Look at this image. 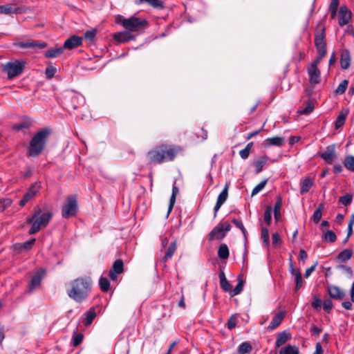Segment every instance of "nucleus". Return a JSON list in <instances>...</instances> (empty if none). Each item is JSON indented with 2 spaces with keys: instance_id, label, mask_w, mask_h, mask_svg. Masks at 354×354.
Segmentation results:
<instances>
[{
  "instance_id": "1",
  "label": "nucleus",
  "mask_w": 354,
  "mask_h": 354,
  "mask_svg": "<svg viewBox=\"0 0 354 354\" xmlns=\"http://www.w3.org/2000/svg\"><path fill=\"white\" fill-rule=\"evenodd\" d=\"M180 151V148L176 145L162 144L150 150L147 157L149 163L161 164L174 160Z\"/></svg>"
},
{
  "instance_id": "2",
  "label": "nucleus",
  "mask_w": 354,
  "mask_h": 354,
  "mask_svg": "<svg viewBox=\"0 0 354 354\" xmlns=\"http://www.w3.org/2000/svg\"><path fill=\"white\" fill-rule=\"evenodd\" d=\"M92 281L90 277H80L71 281L67 290L70 298L80 303L85 300L91 290Z\"/></svg>"
},
{
  "instance_id": "3",
  "label": "nucleus",
  "mask_w": 354,
  "mask_h": 354,
  "mask_svg": "<svg viewBox=\"0 0 354 354\" xmlns=\"http://www.w3.org/2000/svg\"><path fill=\"white\" fill-rule=\"evenodd\" d=\"M115 21L116 24L122 26L125 30L130 32L142 31L149 26L146 19L135 16L125 18L122 15H117Z\"/></svg>"
},
{
  "instance_id": "4",
  "label": "nucleus",
  "mask_w": 354,
  "mask_h": 354,
  "mask_svg": "<svg viewBox=\"0 0 354 354\" xmlns=\"http://www.w3.org/2000/svg\"><path fill=\"white\" fill-rule=\"evenodd\" d=\"M50 133V131L49 129H43L33 136L28 147V154L30 156L35 157L42 152Z\"/></svg>"
},
{
  "instance_id": "5",
  "label": "nucleus",
  "mask_w": 354,
  "mask_h": 354,
  "mask_svg": "<svg viewBox=\"0 0 354 354\" xmlns=\"http://www.w3.org/2000/svg\"><path fill=\"white\" fill-rule=\"evenodd\" d=\"M26 64V62L19 59L8 62L3 65L2 71L7 74L8 78L11 80L23 73Z\"/></svg>"
},
{
  "instance_id": "6",
  "label": "nucleus",
  "mask_w": 354,
  "mask_h": 354,
  "mask_svg": "<svg viewBox=\"0 0 354 354\" xmlns=\"http://www.w3.org/2000/svg\"><path fill=\"white\" fill-rule=\"evenodd\" d=\"M53 214L50 212H43L40 209L39 213L35 216L33 225L28 231L29 234H34L39 232L41 229L47 226L50 221Z\"/></svg>"
},
{
  "instance_id": "7",
  "label": "nucleus",
  "mask_w": 354,
  "mask_h": 354,
  "mask_svg": "<svg viewBox=\"0 0 354 354\" xmlns=\"http://www.w3.org/2000/svg\"><path fill=\"white\" fill-rule=\"evenodd\" d=\"M77 208V198L75 196H69L67 198L66 203L62 207V216L68 218L75 215Z\"/></svg>"
},
{
  "instance_id": "8",
  "label": "nucleus",
  "mask_w": 354,
  "mask_h": 354,
  "mask_svg": "<svg viewBox=\"0 0 354 354\" xmlns=\"http://www.w3.org/2000/svg\"><path fill=\"white\" fill-rule=\"evenodd\" d=\"M231 229V225L229 223L225 222L219 223L216 225L209 233V239H222L226 233Z\"/></svg>"
},
{
  "instance_id": "9",
  "label": "nucleus",
  "mask_w": 354,
  "mask_h": 354,
  "mask_svg": "<svg viewBox=\"0 0 354 354\" xmlns=\"http://www.w3.org/2000/svg\"><path fill=\"white\" fill-rule=\"evenodd\" d=\"M40 188L41 185L39 183H35L34 184H32L29 187L27 192L24 194L22 199L19 201V205L24 207L26 205L27 203L32 200L39 193Z\"/></svg>"
},
{
  "instance_id": "10",
  "label": "nucleus",
  "mask_w": 354,
  "mask_h": 354,
  "mask_svg": "<svg viewBox=\"0 0 354 354\" xmlns=\"http://www.w3.org/2000/svg\"><path fill=\"white\" fill-rule=\"evenodd\" d=\"M13 46L21 48H44L46 46V44L38 41L28 40L26 41L14 42Z\"/></svg>"
},
{
  "instance_id": "11",
  "label": "nucleus",
  "mask_w": 354,
  "mask_h": 354,
  "mask_svg": "<svg viewBox=\"0 0 354 354\" xmlns=\"http://www.w3.org/2000/svg\"><path fill=\"white\" fill-rule=\"evenodd\" d=\"M325 30L323 28L321 32H318L315 36V44L317 51L326 52V42L325 40Z\"/></svg>"
},
{
  "instance_id": "12",
  "label": "nucleus",
  "mask_w": 354,
  "mask_h": 354,
  "mask_svg": "<svg viewBox=\"0 0 354 354\" xmlns=\"http://www.w3.org/2000/svg\"><path fill=\"white\" fill-rule=\"evenodd\" d=\"M27 8L24 6L18 7L15 4H6L0 6V13L5 15H10L13 13H24Z\"/></svg>"
},
{
  "instance_id": "13",
  "label": "nucleus",
  "mask_w": 354,
  "mask_h": 354,
  "mask_svg": "<svg viewBox=\"0 0 354 354\" xmlns=\"http://www.w3.org/2000/svg\"><path fill=\"white\" fill-rule=\"evenodd\" d=\"M45 274V271L43 269L37 270L31 279L30 283L28 286L30 292L39 287L41 281Z\"/></svg>"
},
{
  "instance_id": "14",
  "label": "nucleus",
  "mask_w": 354,
  "mask_h": 354,
  "mask_svg": "<svg viewBox=\"0 0 354 354\" xmlns=\"http://www.w3.org/2000/svg\"><path fill=\"white\" fill-rule=\"evenodd\" d=\"M351 12L347 8L346 6H341L339 11V25L343 26L347 24L351 18Z\"/></svg>"
},
{
  "instance_id": "15",
  "label": "nucleus",
  "mask_w": 354,
  "mask_h": 354,
  "mask_svg": "<svg viewBox=\"0 0 354 354\" xmlns=\"http://www.w3.org/2000/svg\"><path fill=\"white\" fill-rule=\"evenodd\" d=\"M123 261L121 259L116 260L111 269L109 270V277L111 280L115 281L117 279V275L123 272Z\"/></svg>"
},
{
  "instance_id": "16",
  "label": "nucleus",
  "mask_w": 354,
  "mask_h": 354,
  "mask_svg": "<svg viewBox=\"0 0 354 354\" xmlns=\"http://www.w3.org/2000/svg\"><path fill=\"white\" fill-rule=\"evenodd\" d=\"M321 157L326 162L331 164L336 158L335 145L328 146L326 150L321 154Z\"/></svg>"
},
{
  "instance_id": "17",
  "label": "nucleus",
  "mask_w": 354,
  "mask_h": 354,
  "mask_svg": "<svg viewBox=\"0 0 354 354\" xmlns=\"http://www.w3.org/2000/svg\"><path fill=\"white\" fill-rule=\"evenodd\" d=\"M228 188L229 185L228 184H226L225 185L224 189L223 191L219 194L216 203L214 207V216H216L217 212L219 210L221 207L223 205V204L226 201L228 196Z\"/></svg>"
},
{
  "instance_id": "18",
  "label": "nucleus",
  "mask_w": 354,
  "mask_h": 354,
  "mask_svg": "<svg viewBox=\"0 0 354 354\" xmlns=\"http://www.w3.org/2000/svg\"><path fill=\"white\" fill-rule=\"evenodd\" d=\"M310 82L311 84H317L320 81V71L315 64H310L308 68Z\"/></svg>"
},
{
  "instance_id": "19",
  "label": "nucleus",
  "mask_w": 354,
  "mask_h": 354,
  "mask_svg": "<svg viewBox=\"0 0 354 354\" xmlns=\"http://www.w3.org/2000/svg\"><path fill=\"white\" fill-rule=\"evenodd\" d=\"M135 37L128 30L116 32L113 35V39L120 43H125L134 39Z\"/></svg>"
},
{
  "instance_id": "20",
  "label": "nucleus",
  "mask_w": 354,
  "mask_h": 354,
  "mask_svg": "<svg viewBox=\"0 0 354 354\" xmlns=\"http://www.w3.org/2000/svg\"><path fill=\"white\" fill-rule=\"evenodd\" d=\"M82 37L74 35L65 41L63 48L67 49H73L80 46L82 44Z\"/></svg>"
},
{
  "instance_id": "21",
  "label": "nucleus",
  "mask_w": 354,
  "mask_h": 354,
  "mask_svg": "<svg viewBox=\"0 0 354 354\" xmlns=\"http://www.w3.org/2000/svg\"><path fill=\"white\" fill-rule=\"evenodd\" d=\"M284 144V138L280 136H275L268 138L263 142V146L265 147H270L271 146H282Z\"/></svg>"
},
{
  "instance_id": "22",
  "label": "nucleus",
  "mask_w": 354,
  "mask_h": 354,
  "mask_svg": "<svg viewBox=\"0 0 354 354\" xmlns=\"http://www.w3.org/2000/svg\"><path fill=\"white\" fill-rule=\"evenodd\" d=\"M285 317V313L284 312H279L273 317L272 319V321L270 324V325L268 326V330H272L277 327H278L283 319Z\"/></svg>"
},
{
  "instance_id": "23",
  "label": "nucleus",
  "mask_w": 354,
  "mask_h": 354,
  "mask_svg": "<svg viewBox=\"0 0 354 354\" xmlns=\"http://www.w3.org/2000/svg\"><path fill=\"white\" fill-rule=\"evenodd\" d=\"M328 292L330 297L338 300L342 299L345 296L344 292L335 286H329Z\"/></svg>"
},
{
  "instance_id": "24",
  "label": "nucleus",
  "mask_w": 354,
  "mask_h": 354,
  "mask_svg": "<svg viewBox=\"0 0 354 354\" xmlns=\"http://www.w3.org/2000/svg\"><path fill=\"white\" fill-rule=\"evenodd\" d=\"M177 249V243L176 241L171 242L168 248L167 249V251L165 252V254L160 259V261L165 263L169 259H170Z\"/></svg>"
},
{
  "instance_id": "25",
  "label": "nucleus",
  "mask_w": 354,
  "mask_h": 354,
  "mask_svg": "<svg viewBox=\"0 0 354 354\" xmlns=\"http://www.w3.org/2000/svg\"><path fill=\"white\" fill-rule=\"evenodd\" d=\"M291 339V335L286 331H283L277 335L275 345L276 347L279 348L282 345L285 344L289 339Z\"/></svg>"
},
{
  "instance_id": "26",
  "label": "nucleus",
  "mask_w": 354,
  "mask_h": 354,
  "mask_svg": "<svg viewBox=\"0 0 354 354\" xmlns=\"http://www.w3.org/2000/svg\"><path fill=\"white\" fill-rule=\"evenodd\" d=\"M348 113L349 111L347 109L341 111L335 121V129H337L344 124L346 118Z\"/></svg>"
},
{
  "instance_id": "27",
  "label": "nucleus",
  "mask_w": 354,
  "mask_h": 354,
  "mask_svg": "<svg viewBox=\"0 0 354 354\" xmlns=\"http://www.w3.org/2000/svg\"><path fill=\"white\" fill-rule=\"evenodd\" d=\"M35 239H31L30 240L26 241L24 243H17L14 245V248L16 250L21 251L23 250H28L32 248V245H34L35 242Z\"/></svg>"
},
{
  "instance_id": "28",
  "label": "nucleus",
  "mask_w": 354,
  "mask_h": 354,
  "mask_svg": "<svg viewBox=\"0 0 354 354\" xmlns=\"http://www.w3.org/2000/svg\"><path fill=\"white\" fill-rule=\"evenodd\" d=\"M220 285L223 290L228 292L230 294L232 290V286L227 280L224 272H221L219 274Z\"/></svg>"
},
{
  "instance_id": "29",
  "label": "nucleus",
  "mask_w": 354,
  "mask_h": 354,
  "mask_svg": "<svg viewBox=\"0 0 354 354\" xmlns=\"http://www.w3.org/2000/svg\"><path fill=\"white\" fill-rule=\"evenodd\" d=\"M351 58L348 50H345L342 53L340 58L341 67L343 69H347L350 66Z\"/></svg>"
},
{
  "instance_id": "30",
  "label": "nucleus",
  "mask_w": 354,
  "mask_h": 354,
  "mask_svg": "<svg viewBox=\"0 0 354 354\" xmlns=\"http://www.w3.org/2000/svg\"><path fill=\"white\" fill-rule=\"evenodd\" d=\"M299 348L295 345L288 344L280 348L279 354H299Z\"/></svg>"
},
{
  "instance_id": "31",
  "label": "nucleus",
  "mask_w": 354,
  "mask_h": 354,
  "mask_svg": "<svg viewBox=\"0 0 354 354\" xmlns=\"http://www.w3.org/2000/svg\"><path fill=\"white\" fill-rule=\"evenodd\" d=\"M268 160V158L267 156H261L254 162V165L255 167V171L257 174H259L262 171L263 167L267 162Z\"/></svg>"
},
{
  "instance_id": "32",
  "label": "nucleus",
  "mask_w": 354,
  "mask_h": 354,
  "mask_svg": "<svg viewBox=\"0 0 354 354\" xmlns=\"http://www.w3.org/2000/svg\"><path fill=\"white\" fill-rule=\"evenodd\" d=\"M352 255L353 252L351 250L345 249L338 254L337 259L341 262H346L352 257Z\"/></svg>"
},
{
  "instance_id": "33",
  "label": "nucleus",
  "mask_w": 354,
  "mask_h": 354,
  "mask_svg": "<svg viewBox=\"0 0 354 354\" xmlns=\"http://www.w3.org/2000/svg\"><path fill=\"white\" fill-rule=\"evenodd\" d=\"M322 239L326 242L333 243L336 241L337 236L333 231L326 230L323 232Z\"/></svg>"
},
{
  "instance_id": "34",
  "label": "nucleus",
  "mask_w": 354,
  "mask_h": 354,
  "mask_svg": "<svg viewBox=\"0 0 354 354\" xmlns=\"http://www.w3.org/2000/svg\"><path fill=\"white\" fill-rule=\"evenodd\" d=\"M63 47L49 49L46 51L45 56L48 58H54L59 56L63 53Z\"/></svg>"
},
{
  "instance_id": "35",
  "label": "nucleus",
  "mask_w": 354,
  "mask_h": 354,
  "mask_svg": "<svg viewBox=\"0 0 354 354\" xmlns=\"http://www.w3.org/2000/svg\"><path fill=\"white\" fill-rule=\"evenodd\" d=\"M138 4L142 3H147L154 8H162L163 3L160 0H138L136 2Z\"/></svg>"
},
{
  "instance_id": "36",
  "label": "nucleus",
  "mask_w": 354,
  "mask_h": 354,
  "mask_svg": "<svg viewBox=\"0 0 354 354\" xmlns=\"http://www.w3.org/2000/svg\"><path fill=\"white\" fill-rule=\"evenodd\" d=\"M313 181L310 178H305L301 183V193H306L309 191L310 187L313 186Z\"/></svg>"
},
{
  "instance_id": "37",
  "label": "nucleus",
  "mask_w": 354,
  "mask_h": 354,
  "mask_svg": "<svg viewBox=\"0 0 354 354\" xmlns=\"http://www.w3.org/2000/svg\"><path fill=\"white\" fill-rule=\"evenodd\" d=\"M229 249L227 245L221 244L218 250V256L220 259H226L229 257Z\"/></svg>"
},
{
  "instance_id": "38",
  "label": "nucleus",
  "mask_w": 354,
  "mask_h": 354,
  "mask_svg": "<svg viewBox=\"0 0 354 354\" xmlns=\"http://www.w3.org/2000/svg\"><path fill=\"white\" fill-rule=\"evenodd\" d=\"M324 205L320 204L314 212L312 218L315 223H318L320 221L322 216V210L324 209Z\"/></svg>"
},
{
  "instance_id": "39",
  "label": "nucleus",
  "mask_w": 354,
  "mask_h": 354,
  "mask_svg": "<svg viewBox=\"0 0 354 354\" xmlns=\"http://www.w3.org/2000/svg\"><path fill=\"white\" fill-rule=\"evenodd\" d=\"M344 166L345 167L351 171H354V156L349 155L346 156L344 160Z\"/></svg>"
},
{
  "instance_id": "40",
  "label": "nucleus",
  "mask_w": 354,
  "mask_h": 354,
  "mask_svg": "<svg viewBox=\"0 0 354 354\" xmlns=\"http://www.w3.org/2000/svg\"><path fill=\"white\" fill-rule=\"evenodd\" d=\"M252 351V346L248 342H243L241 343L239 348L238 351L240 354H246L250 353Z\"/></svg>"
},
{
  "instance_id": "41",
  "label": "nucleus",
  "mask_w": 354,
  "mask_h": 354,
  "mask_svg": "<svg viewBox=\"0 0 354 354\" xmlns=\"http://www.w3.org/2000/svg\"><path fill=\"white\" fill-rule=\"evenodd\" d=\"M281 204H282L281 198V197H278L277 201L274 207V218L277 221H279V219L280 218V216H281L280 209L281 207Z\"/></svg>"
},
{
  "instance_id": "42",
  "label": "nucleus",
  "mask_w": 354,
  "mask_h": 354,
  "mask_svg": "<svg viewBox=\"0 0 354 354\" xmlns=\"http://www.w3.org/2000/svg\"><path fill=\"white\" fill-rule=\"evenodd\" d=\"M100 288L103 292H108L110 289V283L105 277H100L99 280Z\"/></svg>"
},
{
  "instance_id": "43",
  "label": "nucleus",
  "mask_w": 354,
  "mask_h": 354,
  "mask_svg": "<svg viewBox=\"0 0 354 354\" xmlns=\"http://www.w3.org/2000/svg\"><path fill=\"white\" fill-rule=\"evenodd\" d=\"M252 146H253V143L250 142L247 145V146L243 149H242L239 151V155L243 159H246L248 158Z\"/></svg>"
},
{
  "instance_id": "44",
  "label": "nucleus",
  "mask_w": 354,
  "mask_h": 354,
  "mask_svg": "<svg viewBox=\"0 0 354 354\" xmlns=\"http://www.w3.org/2000/svg\"><path fill=\"white\" fill-rule=\"evenodd\" d=\"M315 108L314 103L311 100H308L306 106L298 111V112L301 115H307L311 113Z\"/></svg>"
},
{
  "instance_id": "45",
  "label": "nucleus",
  "mask_w": 354,
  "mask_h": 354,
  "mask_svg": "<svg viewBox=\"0 0 354 354\" xmlns=\"http://www.w3.org/2000/svg\"><path fill=\"white\" fill-rule=\"evenodd\" d=\"M261 238L266 246L269 245L270 236L269 232L267 227H263L261 230Z\"/></svg>"
},
{
  "instance_id": "46",
  "label": "nucleus",
  "mask_w": 354,
  "mask_h": 354,
  "mask_svg": "<svg viewBox=\"0 0 354 354\" xmlns=\"http://www.w3.org/2000/svg\"><path fill=\"white\" fill-rule=\"evenodd\" d=\"M348 84V82L346 80L342 81V82L339 84L338 87L336 88L335 91V93L337 95H341L344 93L346 90Z\"/></svg>"
},
{
  "instance_id": "47",
  "label": "nucleus",
  "mask_w": 354,
  "mask_h": 354,
  "mask_svg": "<svg viewBox=\"0 0 354 354\" xmlns=\"http://www.w3.org/2000/svg\"><path fill=\"white\" fill-rule=\"evenodd\" d=\"M243 282L242 280H239L238 284L234 289H232L230 292V295L232 297L239 295L243 290Z\"/></svg>"
},
{
  "instance_id": "48",
  "label": "nucleus",
  "mask_w": 354,
  "mask_h": 354,
  "mask_svg": "<svg viewBox=\"0 0 354 354\" xmlns=\"http://www.w3.org/2000/svg\"><path fill=\"white\" fill-rule=\"evenodd\" d=\"M336 268L339 270H341V271L346 273L348 274V277H350V278L352 277L353 271L350 267L343 265V264H340V265L337 266Z\"/></svg>"
},
{
  "instance_id": "49",
  "label": "nucleus",
  "mask_w": 354,
  "mask_h": 354,
  "mask_svg": "<svg viewBox=\"0 0 354 354\" xmlns=\"http://www.w3.org/2000/svg\"><path fill=\"white\" fill-rule=\"evenodd\" d=\"M267 183V180H264L259 183L253 189L252 192V196H254L257 194L259 192H261L266 186Z\"/></svg>"
},
{
  "instance_id": "50",
  "label": "nucleus",
  "mask_w": 354,
  "mask_h": 354,
  "mask_svg": "<svg viewBox=\"0 0 354 354\" xmlns=\"http://www.w3.org/2000/svg\"><path fill=\"white\" fill-rule=\"evenodd\" d=\"M96 314L94 310H89L86 313V317L85 318V324L86 325H90L94 318L95 317Z\"/></svg>"
},
{
  "instance_id": "51",
  "label": "nucleus",
  "mask_w": 354,
  "mask_h": 354,
  "mask_svg": "<svg viewBox=\"0 0 354 354\" xmlns=\"http://www.w3.org/2000/svg\"><path fill=\"white\" fill-rule=\"evenodd\" d=\"M264 221L269 225L272 218V207L268 206L264 212Z\"/></svg>"
},
{
  "instance_id": "52",
  "label": "nucleus",
  "mask_w": 354,
  "mask_h": 354,
  "mask_svg": "<svg viewBox=\"0 0 354 354\" xmlns=\"http://www.w3.org/2000/svg\"><path fill=\"white\" fill-rule=\"evenodd\" d=\"M83 339V335L81 333H75L73 335V346H77L81 344Z\"/></svg>"
},
{
  "instance_id": "53",
  "label": "nucleus",
  "mask_w": 354,
  "mask_h": 354,
  "mask_svg": "<svg viewBox=\"0 0 354 354\" xmlns=\"http://www.w3.org/2000/svg\"><path fill=\"white\" fill-rule=\"evenodd\" d=\"M12 204V200L10 198H4L0 200V212H3L6 207Z\"/></svg>"
},
{
  "instance_id": "54",
  "label": "nucleus",
  "mask_w": 354,
  "mask_h": 354,
  "mask_svg": "<svg viewBox=\"0 0 354 354\" xmlns=\"http://www.w3.org/2000/svg\"><path fill=\"white\" fill-rule=\"evenodd\" d=\"M39 211H40V208L39 207H36L35 209V211H34V213L32 214V215L26 218V223L28 224H31V226H32L35 221V216H37V214L39 213Z\"/></svg>"
},
{
  "instance_id": "55",
  "label": "nucleus",
  "mask_w": 354,
  "mask_h": 354,
  "mask_svg": "<svg viewBox=\"0 0 354 354\" xmlns=\"http://www.w3.org/2000/svg\"><path fill=\"white\" fill-rule=\"evenodd\" d=\"M57 71V69L53 66H48L46 68L45 74L48 79H51L54 77L55 73Z\"/></svg>"
},
{
  "instance_id": "56",
  "label": "nucleus",
  "mask_w": 354,
  "mask_h": 354,
  "mask_svg": "<svg viewBox=\"0 0 354 354\" xmlns=\"http://www.w3.org/2000/svg\"><path fill=\"white\" fill-rule=\"evenodd\" d=\"M352 201V196L350 194H346L339 198V202L344 205H349Z\"/></svg>"
},
{
  "instance_id": "57",
  "label": "nucleus",
  "mask_w": 354,
  "mask_h": 354,
  "mask_svg": "<svg viewBox=\"0 0 354 354\" xmlns=\"http://www.w3.org/2000/svg\"><path fill=\"white\" fill-rule=\"evenodd\" d=\"M236 322H237V318L235 315H232L228 321H227V328L229 329H232L234 328L236 325Z\"/></svg>"
},
{
  "instance_id": "58",
  "label": "nucleus",
  "mask_w": 354,
  "mask_h": 354,
  "mask_svg": "<svg viewBox=\"0 0 354 354\" xmlns=\"http://www.w3.org/2000/svg\"><path fill=\"white\" fill-rule=\"evenodd\" d=\"M295 281L296 283V286L295 288V291L297 292L302 287V278H301V274H297L296 279H295Z\"/></svg>"
},
{
  "instance_id": "59",
  "label": "nucleus",
  "mask_w": 354,
  "mask_h": 354,
  "mask_svg": "<svg viewBox=\"0 0 354 354\" xmlns=\"http://www.w3.org/2000/svg\"><path fill=\"white\" fill-rule=\"evenodd\" d=\"M317 56L315 60L311 63V64H315V66L317 67V65L320 63L322 59L326 56V52H324L322 54V51H317Z\"/></svg>"
},
{
  "instance_id": "60",
  "label": "nucleus",
  "mask_w": 354,
  "mask_h": 354,
  "mask_svg": "<svg viewBox=\"0 0 354 354\" xmlns=\"http://www.w3.org/2000/svg\"><path fill=\"white\" fill-rule=\"evenodd\" d=\"M272 245L274 246H278L281 243V239L280 238V236L278 233H274L272 236Z\"/></svg>"
},
{
  "instance_id": "61",
  "label": "nucleus",
  "mask_w": 354,
  "mask_h": 354,
  "mask_svg": "<svg viewBox=\"0 0 354 354\" xmlns=\"http://www.w3.org/2000/svg\"><path fill=\"white\" fill-rule=\"evenodd\" d=\"M333 307V303L330 299H326L323 303V308L326 311H330Z\"/></svg>"
},
{
  "instance_id": "62",
  "label": "nucleus",
  "mask_w": 354,
  "mask_h": 354,
  "mask_svg": "<svg viewBox=\"0 0 354 354\" xmlns=\"http://www.w3.org/2000/svg\"><path fill=\"white\" fill-rule=\"evenodd\" d=\"M232 222H233V223H234V224L237 227H239V228L241 230V232L245 234V228L244 227V226H243V225L242 222H241V221H239V220L235 219V218H234V219L232 220Z\"/></svg>"
},
{
  "instance_id": "63",
  "label": "nucleus",
  "mask_w": 354,
  "mask_h": 354,
  "mask_svg": "<svg viewBox=\"0 0 354 354\" xmlns=\"http://www.w3.org/2000/svg\"><path fill=\"white\" fill-rule=\"evenodd\" d=\"M95 34H96V32L95 30H88L85 32L84 34V36H85V38L86 39H88V40H93V39L95 37Z\"/></svg>"
},
{
  "instance_id": "64",
  "label": "nucleus",
  "mask_w": 354,
  "mask_h": 354,
  "mask_svg": "<svg viewBox=\"0 0 354 354\" xmlns=\"http://www.w3.org/2000/svg\"><path fill=\"white\" fill-rule=\"evenodd\" d=\"M317 265V262H316L313 266H312L310 268L306 269L305 274H304L305 277L308 278V277H310V275L312 274V272L315 270Z\"/></svg>"
}]
</instances>
